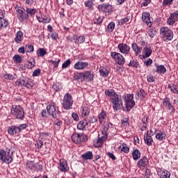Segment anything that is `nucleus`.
<instances>
[{
  "instance_id": "nucleus-1",
  "label": "nucleus",
  "mask_w": 178,
  "mask_h": 178,
  "mask_svg": "<svg viewBox=\"0 0 178 178\" xmlns=\"http://www.w3.org/2000/svg\"><path fill=\"white\" fill-rule=\"evenodd\" d=\"M13 152H15L12 149L7 148L6 150H0V160L5 163L9 165L11 163L12 161H13V158H12V155H13Z\"/></svg>"
},
{
  "instance_id": "nucleus-2",
  "label": "nucleus",
  "mask_w": 178,
  "mask_h": 178,
  "mask_svg": "<svg viewBox=\"0 0 178 178\" xmlns=\"http://www.w3.org/2000/svg\"><path fill=\"white\" fill-rule=\"evenodd\" d=\"M125 102V108L127 112H130L133 108L136 106V102H134V95L127 94V96H124Z\"/></svg>"
},
{
  "instance_id": "nucleus-3",
  "label": "nucleus",
  "mask_w": 178,
  "mask_h": 178,
  "mask_svg": "<svg viewBox=\"0 0 178 178\" xmlns=\"http://www.w3.org/2000/svg\"><path fill=\"white\" fill-rule=\"evenodd\" d=\"M11 113L13 116H15L17 119L23 120L24 118V110L19 105H14L11 108Z\"/></svg>"
},
{
  "instance_id": "nucleus-4",
  "label": "nucleus",
  "mask_w": 178,
  "mask_h": 178,
  "mask_svg": "<svg viewBox=\"0 0 178 178\" xmlns=\"http://www.w3.org/2000/svg\"><path fill=\"white\" fill-rule=\"evenodd\" d=\"M16 86H22V87H26L29 90L34 87V82L29 78H20L15 82Z\"/></svg>"
},
{
  "instance_id": "nucleus-5",
  "label": "nucleus",
  "mask_w": 178,
  "mask_h": 178,
  "mask_svg": "<svg viewBox=\"0 0 178 178\" xmlns=\"http://www.w3.org/2000/svg\"><path fill=\"white\" fill-rule=\"evenodd\" d=\"M111 101L113 104L114 112H118V111H122V109H123V101L119 99V95H115V97H111Z\"/></svg>"
},
{
  "instance_id": "nucleus-6",
  "label": "nucleus",
  "mask_w": 178,
  "mask_h": 178,
  "mask_svg": "<svg viewBox=\"0 0 178 178\" xmlns=\"http://www.w3.org/2000/svg\"><path fill=\"white\" fill-rule=\"evenodd\" d=\"M111 56L115 60L116 64L119 65L120 66H123V65H124V63H126L124 57L120 53L112 51L111 52Z\"/></svg>"
},
{
  "instance_id": "nucleus-7",
  "label": "nucleus",
  "mask_w": 178,
  "mask_h": 178,
  "mask_svg": "<svg viewBox=\"0 0 178 178\" xmlns=\"http://www.w3.org/2000/svg\"><path fill=\"white\" fill-rule=\"evenodd\" d=\"M71 138L75 144H81V143H86L88 140V137L86 134L80 135V134L75 133L72 135Z\"/></svg>"
},
{
  "instance_id": "nucleus-8",
  "label": "nucleus",
  "mask_w": 178,
  "mask_h": 178,
  "mask_svg": "<svg viewBox=\"0 0 178 178\" xmlns=\"http://www.w3.org/2000/svg\"><path fill=\"white\" fill-rule=\"evenodd\" d=\"M63 106L64 109H72V106H73V99L72 98V95L70 93L65 95L63 100Z\"/></svg>"
},
{
  "instance_id": "nucleus-9",
  "label": "nucleus",
  "mask_w": 178,
  "mask_h": 178,
  "mask_svg": "<svg viewBox=\"0 0 178 178\" xmlns=\"http://www.w3.org/2000/svg\"><path fill=\"white\" fill-rule=\"evenodd\" d=\"M160 34L163 38L168 40V41H172L173 40V31L168 27H163L160 29Z\"/></svg>"
},
{
  "instance_id": "nucleus-10",
  "label": "nucleus",
  "mask_w": 178,
  "mask_h": 178,
  "mask_svg": "<svg viewBox=\"0 0 178 178\" xmlns=\"http://www.w3.org/2000/svg\"><path fill=\"white\" fill-rule=\"evenodd\" d=\"M118 48L122 55L126 56L127 55H130V46L125 43H119L118 44Z\"/></svg>"
},
{
  "instance_id": "nucleus-11",
  "label": "nucleus",
  "mask_w": 178,
  "mask_h": 178,
  "mask_svg": "<svg viewBox=\"0 0 178 178\" xmlns=\"http://www.w3.org/2000/svg\"><path fill=\"white\" fill-rule=\"evenodd\" d=\"M98 10L105 13H111L113 12V7L108 3H104L98 6Z\"/></svg>"
},
{
  "instance_id": "nucleus-12",
  "label": "nucleus",
  "mask_w": 178,
  "mask_h": 178,
  "mask_svg": "<svg viewBox=\"0 0 178 178\" xmlns=\"http://www.w3.org/2000/svg\"><path fill=\"white\" fill-rule=\"evenodd\" d=\"M112 127V124L108 123L107 124L102 130V133L103 134V136H101L99 138V135H98V139H99V143H101L102 144H104L105 140L108 138V131H107V127Z\"/></svg>"
},
{
  "instance_id": "nucleus-13",
  "label": "nucleus",
  "mask_w": 178,
  "mask_h": 178,
  "mask_svg": "<svg viewBox=\"0 0 178 178\" xmlns=\"http://www.w3.org/2000/svg\"><path fill=\"white\" fill-rule=\"evenodd\" d=\"M142 20L147 24L148 27L152 26V22L151 21V15L149 13L145 11L142 14Z\"/></svg>"
},
{
  "instance_id": "nucleus-14",
  "label": "nucleus",
  "mask_w": 178,
  "mask_h": 178,
  "mask_svg": "<svg viewBox=\"0 0 178 178\" xmlns=\"http://www.w3.org/2000/svg\"><path fill=\"white\" fill-rule=\"evenodd\" d=\"M178 20V11H175L170 14L169 18L167 19V24L169 26H173Z\"/></svg>"
},
{
  "instance_id": "nucleus-15",
  "label": "nucleus",
  "mask_w": 178,
  "mask_h": 178,
  "mask_svg": "<svg viewBox=\"0 0 178 178\" xmlns=\"http://www.w3.org/2000/svg\"><path fill=\"white\" fill-rule=\"evenodd\" d=\"M152 55V47L151 44L146 45L143 50V58L145 59V58H149Z\"/></svg>"
},
{
  "instance_id": "nucleus-16",
  "label": "nucleus",
  "mask_w": 178,
  "mask_h": 178,
  "mask_svg": "<svg viewBox=\"0 0 178 178\" xmlns=\"http://www.w3.org/2000/svg\"><path fill=\"white\" fill-rule=\"evenodd\" d=\"M47 111L49 115H51L53 118H58V112L56 111V108H55V106L52 104L48 105L47 106Z\"/></svg>"
},
{
  "instance_id": "nucleus-17",
  "label": "nucleus",
  "mask_w": 178,
  "mask_h": 178,
  "mask_svg": "<svg viewBox=\"0 0 178 178\" xmlns=\"http://www.w3.org/2000/svg\"><path fill=\"white\" fill-rule=\"evenodd\" d=\"M155 68L153 69V73H158V74H165L166 73V67L165 66L161 65H158V64L154 63Z\"/></svg>"
},
{
  "instance_id": "nucleus-18",
  "label": "nucleus",
  "mask_w": 178,
  "mask_h": 178,
  "mask_svg": "<svg viewBox=\"0 0 178 178\" xmlns=\"http://www.w3.org/2000/svg\"><path fill=\"white\" fill-rule=\"evenodd\" d=\"M137 166L140 169H145L148 166V159L146 156L142 157L137 163Z\"/></svg>"
},
{
  "instance_id": "nucleus-19",
  "label": "nucleus",
  "mask_w": 178,
  "mask_h": 178,
  "mask_svg": "<svg viewBox=\"0 0 178 178\" xmlns=\"http://www.w3.org/2000/svg\"><path fill=\"white\" fill-rule=\"evenodd\" d=\"M59 168L60 170L64 173L68 172L69 166H67V161H66L65 159H60Z\"/></svg>"
},
{
  "instance_id": "nucleus-20",
  "label": "nucleus",
  "mask_w": 178,
  "mask_h": 178,
  "mask_svg": "<svg viewBox=\"0 0 178 178\" xmlns=\"http://www.w3.org/2000/svg\"><path fill=\"white\" fill-rule=\"evenodd\" d=\"M88 66V63H84V62H77L74 64V69L76 70H81L83 69H85V67H87Z\"/></svg>"
},
{
  "instance_id": "nucleus-21",
  "label": "nucleus",
  "mask_w": 178,
  "mask_h": 178,
  "mask_svg": "<svg viewBox=\"0 0 178 178\" xmlns=\"http://www.w3.org/2000/svg\"><path fill=\"white\" fill-rule=\"evenodd\" d=\"M147 97V92L144 89H140L135 96L136 99H144Z\"/></svg>"
},
{
  "instance_id": "nucleus-22",
  "label": "nucleus",
  "mask_w": 178,
  "mask_h": 178,
  "mask_svg": "<svg viewBox=\"0 0 178 178\" xmlns=\"http://www.w3.org/2000/svg\"><path fill=\"white\" fill-rule=\"evenodd\" d=\"M15 41L17 44H20V42L23 41V32H22L21 31L17 32L15 38Z\"/></svg>"
},
{
  "instance_id": "nucleus-23",
  "label": "nucleus",
  "mask_w": 178,
  "mask_h": 178,
  "mask_svg": "<svg viewBox=\"0 0 178 178\" xmlns=\"http://www.w3.org/2000/svg\"><path fill=\"white\" fill-rule=\"evenodd\" d=\"M132 158L134 161H138L141 158V152L138 149H135L132 152Z\"/></svg>"
},
{
  "instance_id": "nucleus-24",
  "label": "nucleus",
  "mask_w": 178,
  "mask_h": 178,
  "mask_svg": "<svg viewBox=\"0 0 178 178\" xmlns=\"http://www.w3.org/2000/svg\"><path fill=\"white\" fill-rule=\"evenodd\" d=\"M8 133L10 136H15V134H17L19 133V129L17 127H15V126L9 127L8 129Z\"/></svg>"
},
{
  "instance_id": "nucleus-25",
  "label": "nucleus",
  "mask_w": 178,
  "mask_h": 178,
  "mask_svg": "<svg viewBox=\"0 0 178 178\" xmlns=\"http://www.w3.org/2000/svg\"><path fill=\"white\" fill-rule=\"evenodd\" d=\"M159 176L161 178H170V172L166 170H161L159 172Z\"/></svg>"
},
{
  "instance_id": "nucleus-26",
  "label": "nucleus",
  "mask_w": 178,
  "mask_h": 178,
  "mask_svg": "<svg viewBox=\"0 0 178 178\" xmlns=\"http://www.w3.org/2000/svg\"><path fill=\"white\" fill-rule=\"evenodd\" d=\"M131 48L135 52L136 55H140V54H141V47H138L137 43H132Z\"/></svg>"
},
{
  "instance_id": "nucleus-27",
  "label": "nucleus",
  "mask_w": 178,
  "mask_h": 178,
  "mask_svg": "<svg viewBox=\"0 0 178 178\" xmlns=\"http://www.w3.org/2000/svg\"><path fill=\"white\" fill-rule=\"evenodd\" d=\"M144 141L147 145H152V143H154V139H152V137L151 136H148V134L145 135L144 136Z\"/></svg>"
},
{
  "instance_id": "nucleus-28",
  "label": "nucleus",
  "mask_w": 178,
  "mask_h": 178,
  "mask_svg": "<svg viewBox=\"0 0 178 178\" xmlns=\"http://www.w3.org/2000/svg\"><path fill=\"white\" fill-rule=\"evenodd\" d=\"M87 124H88V122H87V120H85L80 121L77 124V129L79 130H85L86 126H87Z\"/></svg>"
},
{
  "instance_id": "nucleus-29",
  "label": "nucleus",
  "mask_w": 178,
  "mask_h": 178,
  "mask_svg": "<svg viewBox=\"0 0 178 178\" xmlns=\"http://www.w3.org/2000/svg\"><path fill=\"white\" fill-rule=\"evenodd\" d=\"M156 140L159 141H163V140H166V133L165 132H159L156 134Z\"/></svg>"
},
{
  "instance_id": "nucleus-30",
  "label": "nucleus",
  "mask_w": 178,
  "mask_h": 178,
  "mask_svg": "<svg viewBox=\"0 0 178 178\" xmlns=\"http://www.w3.org/2000/svg\"><path fill=\"white\" fill-rule=\"evenodd\" d=\"M104 94L108 97H112V98H115V96L118 95V94H116V92H115L113 89L106 90Z\"/></svg>"
},
{
  "instance_id": "nucleus-31",
  "label": "nucleus",
  "mask_w": 178,
  "mask_h": 178,
  "mask_svg": "<svg viewBox=\"0 0 178 178\" xmlns=\"http://www.w3.org/2000/svg\"><path fill=\"white\" fill-rule=\"evenodd\" d=\"M99 73L102 77H108V75L109 74V70L105 67H103L99 70Z\"/></svg>"
},
{
  "instance_id": "nucleus-32",
  "label": "nucleus",
  "mask_w": 178,
  "mask_h": 178,
  "mask_svg": "<svg viewBox=\"0 0 178 178\" xmlns=\"http://www.w3.org/2000/svg\"><path fill=\"white\" fill-rule=\"evenodd\" d=\"M120 148L122 152H124V154H129L130 152V147L126 143H122Z\"/></svg>"
},
{
  "instance_id": "nucleus-33",
  "label": "nucleus",
  "mask_w": 178,
  "mask_h": 178,
  "mask_svg": "<svg viewBox=\"0 0 178 178\" xmlns=\"http://www.w3.org/2000/svg\"><path fill=\"white\" fill-rule=\"evenodd\" d=\"M81 74L85 81H90V71L81 72Z\"/></svg>"
},
{
  "instance_id": "nucleus-34",
  "label": "nucleus",
  "mask_w": 178,
  "mask_h": 178,
  "mask_svg": "<svg viewBox=\"0 0 178 178\" xmlns=\"http://www.w3.org/2000/svg\"><path fill=\"white\" fill-rule=\"evenodd\" d=\"M26 12L28 13V16H34L37 13V10L35 8H27Z\"/></svg>"
},
{
  "instance_id": "nucleus-35",
  "label": "nucleus",
  "mask_w": 178,
  "mask_h": 178,
  "mask_svg": "<svg viewBox=\"0 0 178 178\" xmlns=\"http://www.w3.org/2000/svg\"><path fill=\"white\" fill-rule=\"evenodd\" d=\"M93 23H95V24H101V23H102V18L98 15H95L93 19Z\"/></svg>"
},
{
  "instance_id": "nucleus-36",
  "label": "nucleus",
  "mask_w": 178,
  "mask_h": 178,
  "mask_svg": "<svg viewBox=\"0 0 178 178\" xmlns=\"http://www.w3.org/2000/svg\"><path fill=\"white\" fill-rule=\"evenodd\" d=\"M6 27H8V20L6 19H0V29H6Z\"/></svg>"
},
{
  "instance_id": "nucleus-37",
  "label": "nucleus",
  "mask_w": 178,
  "mask_h": 178,
  "mask_svg": "<svg viewBox=\"0 0 178 178\" xmlns=\"http://www.w3.org/2000/svg\"><path fill=\"white\" fill-rule=\"evenodd\" d=\"M106 116V112L102 111V113L99 115V121L100 123H102Z\"/></svg>"
},
{
  "instance_id": "nucleus-38",
  "label": "nucleus",
  "mask_w": 178,
  "mask_h": 178,
  "mask_svg": "<svg viewBox=\"0 0 178 178\" xmlns=\"http://www.w3.org/2000/svg\"><path fill=\"white\" fill-rule=\"evenodd\" d=\"M37 17L40 23H49L51 22V19L48 17H46V18H43L42 17Z\"/></svg>"
},
{
  "instance_id": "nucleus-39",
  "label": "nucleus",
  "mask_w": 178,
  "mask_h": 178,
  "mask_svg": "<svg viewBox=\"0 0 178 178\" xmlns=\"http://www.w3.org/2000/svg\"><path fill=\"white\" fill-rule=\"evenodd\" d=\"M129 66H131L132 67H140V64L138 63V61H137L136 60H131Z\"/></svg>"
},
{
  "instance_id": "nucleus-40",
  "label": "nucleus",
  "mask_w": 178,
  "mask_h": 178,
  "mask_svg": "<svg viewBox=\"0 0 178 178\" xmlns=\"http://www.w3.org/2000/svg\"><path fill=\"white\" fill-rule=\"evenodd\" d=\"M37 54H38V56H41V57H42V56H44V55L47 54V50L44 49H39L38 50Z\"/></svg>"
},
{
  "instance_id": "nucleus-41",
  "label": "nucleus",
  "mask_w": 178,
  "mask_h": 178,
  "mask_svg": "<svg viewBox=\"0 0 178 178\" xmlns=\"http://www.w3.org/2000/svg\"><path fill=\"white\" fill-rule=\"evenodd\" d=\"M88 115H90V108L88 107H83L82 109V116H87Z\"/></svg>"
},
{
  "instance_id": "nucleus-42",
  "label": "nucleus",
  "mask_w": 178,
  "mask_h": 178,
  "mask_svg": "<svg viewBox=\"0 0 178 178\" xmlns=\"http://www.w3.org/2000/svg\"><path fill=\"white\" fill-rule=\"evenodd\" d=\"M3 77L6 79V80H15V79H16L15 75L12 74H6L3 75Z\"/></svg>"
},
{
  "instance_id": "nucleus-43",
  "label": "nucleus",
  "mask_w": 178,
  "mask_h": 178,
  "mask_svg": "<svg viewBox=\"0 0 178 178\" xmlns=\"http://www.w3.org/2000/svg\"><path fill=\"white\" fill-rule=\"evenodd\" d=\"M156 33V31H155V29L150 28L148 31V35H149L150 38H154Z\"/></svg>"
},
{
  "instance_id": "nucleus-44",
  "label": "nucleus",
  "mask_w": 178,
  "mask_h": 178,
  "mask_svg": "<svg viewBox=\"0 0 178 178\" xmlns=\"http://www.w3.org/2000/svg\"><path fill=\"white\" fill-rule=\"evenodd\" d=\"M13 60L15 63H22V57L19 55H15L13 56Z\"/></svg>"
},
{
  "instance_id": "nucleus-45",
  "label": "nucleus",
  "mask_w": 178,
  "mask_h": 178,
  "mask_svg": "<svg viewBox=\"0 0 178 178\" xmlns=\"http://www.w3.org/2000/svg\"><path fill=\"white\" fill-rule=\"evenodd\" d=\"M34 66H35V61L34 60V58H31L28 63V68L33 69Z\"/></svg>"
},
{
  "instance_id": "nucleus-46",
  "label": "nucleus",
  "mask_w": 178,
  "mask_h": 178,
  "mask_svg": "<svg viewBox=\"0 0 178 178\" xmlns=\"http://www.w3.org/2000/svg\"><path fill=\"white\" fill-rule=\"evenodd\" d=\"M93 145L94 147H95L96 148H99L100 147H102L103 145V143H102L101 142H99V139L97 138L96 140H94L93 142Z\"/></svg>"
},
{
  "instance_id": "nucleus-47",
  "label": "nucleus",
  "mask_w": 178,
  "mask_h": 178,
  "mask_svg": "<svg viewBox=\"0 0 178 178\" xmlns=\"http://www.w3.org/2000/svg\"><path fill=\"white\" fill-rule=\"evenodd\" d=\"M107 29L109 31V33H112L115 30V22H111L108 26Z\"/></svg>"
},
{
  "instance_id": "nucleus-48",
  "label": "nucleus",
  "mask_w": 178,
  "mask_h": 178,
  "mask_svg": "<svg viewBox=\"0 0 178 178\" xmlns=\"http://www.w3.org/2000/svg\"><path fill=\"white\" fill-rule=\"evenodd\" d=\"M163 104L164 106H167L168 107L172 103H170V99L169 97H165L163 100Z\"/></svg>"
},
{
  "instance_id": "nucleus-49",
  "label": "nucleus",
  "mask_w": 178,
  "mask_h": 178,
  "mask_svg": "<svg viewBox=\"0 0 178 178\" xmlns=\"http://www.w3.org/2000/svg\"><path fill=\"white\" fill-rule=\"evenodd\" d=\"M26 52H33L34 51V47L32 44H27L25 47Z\"/></svg>"
},
{
  "instance_id": "nucleus-50",
  "label": "nucleus",
  "mask_w": 178,
  "mask_h": 178,
  "mask_svg": "<svg viewBox=\"0 0 178 178\" xmlns=\"http://www.w3.org/2000/svg\"><path fill=\"white\" fill-rule=\"evenodd\" d=\"M17 17L19 20V22H23V10L19 9L17 10Z\"/></svg>"
},
{
  "instance_id": "nucleus-51",
  "label": "nucleus",
  "mask_w": 178,
  "mask_h": 178,
  "mask_svg": "<svg viewBox=\"0 0 178 178\" xmlns=\"http://www.w3.org/2000/svg\"><path fill=\"white\" fill-rule=\"evenodd\" d=\"M168 88L170 90V91L173 92L174 94H178V87L177 86H170V85L168 86Z\"/></svg>"
},
{
  "instance_id": "nucleus-52",
  "label": "nucleus",
  "mask_w": 178,
  "mask_h": 178,
  "mask_svg": "<svg viewBox=\"0 0 178 178\" xmlns=\"http://www.w3.org/2000/svg\"><path fill=\"white\" fill-rule=\"evenodd\" d=\"M70 63H72V61L70 59L67 60L65 62L63 63L62 67L63 69H66V67H68L70 66Z\"/></svg>"
},
{
  "instance_id": "nucleus-53",
  "label": "nucleus",
  "mask_w": 178,
  "mask_h": 178,
  "mask_svg": "<svg viewBox=\"0 0 178 178\" xmlns=\"http://www.w3.org/2000/svg\"><path fill=\"white\" fill-rule=\"evenodd\" d=\"M73 79H74V80H76V81H79V80H80V79H82L81 72V73L76 72L74 74Z\"/></svg>"
},
{
  "instance_id": "nucleus-54",
  "label": "nucleus",
  "mask_w": 178,
  "mask_h": 178,
  "mask_svg": "<svg viewBox=\"0 0 178 178\" xmlns=\"http://www.w3.org/2000/svg\"><path fill=\"white\" fill-rule=\"evenodd\" d=\"M174 0H163V6H169L172 5Z\"/></svg>"
},
{
  "instance_id": "nucleus-55",
  "label": "nucleus",
  "mask_w": 178,
  "mask_h": 178,
  "mask_svg": "<svg viewBox=\"0 0 178 178\" xmlns=\"http://www.w3.org/2000/svg\"><path fill=\"white\" fill-rule=\"evenodd\" d=\"M81 158L83 161H88V159H90V152H88L86 154H82Z\"/></svg>"
},
{
  "instance_id": "nucleus-56",
  "label": "nucleus",
  "mask_w": 178,
  "mask_h": 178,
  "mask_svg": "<svg viewBox=\"0 0 178 178\" xmlns=\"http://www.w3.org/2000/svg\"><path fill=\"white\" fill-rule=\"evenodd\" d=\"M129 21H130V17H126L120 19V23L121 24H124L125 23H127Z\"/></svg>"
},
{
  "instance_id": "nucleus-57",
  "label": "nucleus",
  "mask_w": 178,
  "mask_h": 178,
  "mask_svg": "<svg viewBox=\"0 0 178 178\" xmlns=\"http://www.w3.org/2000/svg\"><path fill=\"white\" fill-rule=\"evenodd\" d=\"M85 40L86 39L84 38V36H79V38H77L76 42H78L79 44H83Z\"/></svg>"
},
{
  "instance_id": "nucleus-58",
  "label": "nucleus",
  "mask_w": 178,
  "mask_h": 178,
  "mask_svg": "<svg viewBox=\"0 0 178 178\" xmlns=\"http://www.w3.org/2000/svg\"><path fill=\"white\" fill-rule=\"evenodd\" d=\"M42 145H44V143L42 140H39L37 141V148L38 149H40V148H42Z\"/></svg>"
},
{
  "instance_id": "nucleus-59",
  "label": "nucleus",
  "mask_w": 178,
  "mask_h": 178,
  "mask_svg": "<svg viewBox=\"0 0 178 178\" xmlns=\"http://www.w3.org/2000/svg\"><path fill=\"white\" fill-rule=\"evenodd\" d=\"M151 3V0H143L141 6H148Z\"/></svg>"
},
{
  "instance_id": "nucleus-60",
  "label": "nucleus",
  "mask_w": 178,
  "mask_h": 178,
  "mask_svg": "<svg viewBox=\"0 0 178 178\" xmlns=\"http://www.w3.org/2000/svg\"><path fill=\"white\" fill-rule=\"evenodd\" d=\"M53 88L55 90V91H59V90L61 88V86L59 83H56L53 85Z\"/></svg>"
},
{
  "instance_id": "nucleus-61",
  "label": "nucleus",
  "mask_w": 178,
  "mask_h": 178,
  "mask_svg": "<svg viewBox=\"0 0 178 178\" xmlns=\"http://www.w3.org/2000/svg\"><path fill=\"white\" fill-rule=\"evenodd\" d=\"M40 73H41V70L36 69L33 73V77H37V76H40Z\"/></svg>"
},
{
  "instance_id": "nucleus-62",
  "label": "nucleus",
  "mask_w": 178,
  "mask_h": 178,
  "mask_svg": "<svg viewBox=\"0 0 178 178\" xmlns=\"http://www.w3.org/2000/svg\"><path fill=\"white\" fill-rule=\"evenodd\" d=\"M62 121L58 120V121H55L54 123V127H60L62 126Z\"/></svg>"
},
{
  "instance_id": "nucleus-63",
  "label": "nucleus",
  "mask_w": 178,
  "mask_h": 178,
  "mask_svg": "<svg viewBox=\"0 0 178 178\" xmlns=\"http://www.w3.org/2000/svg\"><path fill=\"white\" fill-rule=\"evenodd\" d=\"M144 63L146 66H151V65H152V59L148 58L147 60L144 61Z\"/></svg>"
},
{
  "instance_id": "nucleus-64",
  "label": "nucleus",
  "mask_w": 178,
  "mask_h": 178,
  "mask_svg": "<svg viewBox=\"0 0 178 178\" xmlns=\"http://www.w3.org/2000/svg\"><path fill=\"white\" fill-rule=\"evenodd\" d=\"M145 176L146 178H149V176H151V170L149 169H146L145 172Z\"/></svg>"
}]
</instances>
